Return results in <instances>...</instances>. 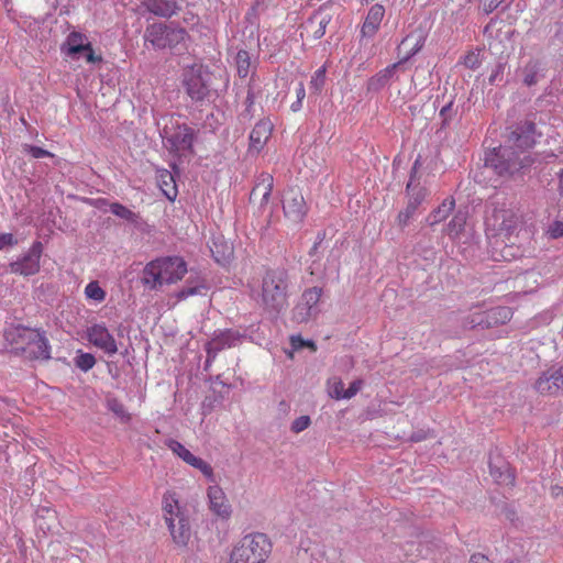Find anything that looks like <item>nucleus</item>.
<instances>
[{
	"label": "nucleus",
	"mask_w": 563,
	"mask_h": 563,
	"mask_svg": "<svg viewBox=\"0 0 563 563\" xmlns=\"http://www.w3.org/2000/svg\"><path fill=\"white\" fill-rule=\"evenodd\" d=\"M310 423L311 420L309 416H300L292 421L290 430L294 433H299L306 430L310 426Z\"/></svg>",
	"instance_id": "obj_41"
},
{
	"label": "nucleus",
	"mask_w": 563,
	"mask_h": 563,
	"mask_svg": "<svg viewBox=\"0 0 563 563\" xmlns=\"http://www.w3.org/2000/svg\"><path fill=\"white\" fill-rule=\"evenodd\" d=\"M20 354L29 360L46 361L51 358L48 340L45 338L44 333L32 329Z\"/></svg>",
	"instance_id": "obj_14"
},
{
	"label": "nucleus",
	"mask_w": 563,
	"mask_h": 563,
	"mask_svg": "<svg viewBox=\"0 0 563 563\" xmlns=\"http://www.w3.org/2000/svg\"><path fill=\"white\" fill-rule=\"evenodd\" d=\"M289 275L283 267L268 268L262 278V303L269 313H279L288 306Z\"/></svg>",
	"instance_id": "obj_4"
},
{
	"label": "nucleus",
	"mask_w": 563,
	"mask_h": 563,
	"mask_svg": "<svg viewBox=\"0 0 563 563\" xmlns=\"http://www.w3.org/2000/svg\"><path fill=\"white\" fill-rule=\"evenodd\" d=\"M325 67L322 66L319 69H317L310 80V89L314 90L316 92H320L324 86L325 82Z\"/></svg>",
	"instance_id": "obj_34"
},
{
	"label": "nucleus",
	"mask_w": 563,
	"mask_h": 563,
	"mask_svg": "<svg viewBox=\"0 0 563 563\" xmlns=\"http://www.w3.org/2000/svg\"><path fill=\"white\" fill-rule=\"evenodd\" d=\"M273 179H274V178H267L268 184H267V186L265 187L267 190L264 192V195H263V199H267V197L269 196V191H271V189H272V187H273Z\"/></svg>",
	"instance_id": "obj_62"
},
{
	"label": "nucleus",
	"mask_w": 563,
	"mask_h": 563,
	"mask_svg": "<svg viewBox=\"0 0 563 563\" xmlns=\"http://www.w3.org/2000/svg\"><path fill=\"white\" fill-rule=\"evenodd\" d=\"M363 380L362 379H355L353 380L349 388L345 389L344 391V395H343V398L344 399H351L352 397H354L362 388L363 386Z\"/></svg>",
	"instance_id": "obj_44"
},
{
	"label": "nucleus",
	"mask_w": 563,
	"mask_h": 563,
	"mask_svg": "<svg viewBox=\"0 0 563 563\" xmlns=\"http://www.w3.org/2000/svg\"><path fill=\"white\" fill-rule=\"evenodd\" d=\"M109 409L113 411L118 416H125V409L122 404H120L117 399H111L108 401Z\"/></svg>",
	"instance_id": "obj_51"
},
{
	"label": "nucleus",
	"mask_w": 563,
	"mask_h": 563,
	"mask_svg": "<svg viewBox=\"0 0 563 563\" xmlns=\"http://www.w3.org/2000/svg\"><path fill=\"white\" fill-rule=\"evenodd\" d=\"M541 71V63L538 59H530L521 69L522 82L530 87L538 82Z\"/></svg>",
	"instance_id": "obj_25"
},
{
	"label": "nucleus",
	"mask_w": 563,
	"mask_h": 563,
	"mask_svg": "<svg viewBox=\"0 0 563 563\" xmlns=\"http://www.w3.org/2000/svg\"><path fill=\"white\" fill-rule=\"evenodd\" d=\"M285 216L294 222H300L307 214L308 207L302 192L297 187H288L283 194Z\"/></svg>",
	"instance_id": "obj_11"
},
{
	"label": "nucleus",
	"mask_w": 563,
	"mask_h": 563,
	"mask_svg": "<svg viewBox=\"0 0 563 563\" xmlns=\"http://www.w3.org/2000/svg\"><path fill=\"white\" fill-rule=\"evenodd\" d=\"M231 336H232L231 332H225V333H222L219 338L212 339L208 343V349H207L208 353H210L212 350L222 349V347H224L225 344L228 346H231V343L229 342V339Z\"/></svg>",
	"instance_id": "obj_35"
},
{
	"label": "nucleus",
	"mask_w": 563,
	"mask_h": 563,
	"mask_svg": "<svg viewBox=\"0 0 563 563\" xmlns=\"http://www.w3.org/2000/svg\"><path fill=\"white\" fill-rule=\"evenodd\" d=\"M422 47V44L417 41L415 43V45L410 48V51L408 52L407 56L405 57V59H408L409 57H411L412 55H415L417 52L420 51V48Z\"/></svg>",
	"instance_id": "obj_60"
},
{
	"label": "nucleus",
	"mask_w": 563,
	"mask_h": 563,
	"mask_svg": "<svg viewBox=\"0 0 563 563\" xmlns=\"http://www.w3.org/2000/svg\"><path fill=\"white\" fill-rule=\"evenodd\" d=\"M187 271V263L180 256L158 257L145 265L142 283L152 290L158 289L181 280Z\"/></svg>",
	"instance_id": "obj_3"
},
{
	"label": "nucleus",
	"mask_w": 563,
	"mask_h": 563,
	"mask_svg": "<svg viewBox=\"0 0 563 563\" xmlns=\"http://www.w3.org/2000/svg\"><path fill=\"white\" fill-rule=\"evenodd\" d=\"M85 296L88 300L100 303L106 299L107 292L97 280H92L86 285Z\"/></svg>",
	"instance_id": "obj_29"
},
{
	"label": "nucleus",
	"mask_w": 563,
	"mask_h": 563,
	"mask_svg": "<svg viewBox=\"0 0 563 563\" xmlns=\"http://www.w3.org/2000/svg\"><path fill=\"white\" fill-rule=\"evenodd\" d=\"M96 364V358L91 353H85L82 351H78L77 356L75 357V365L84 372H88Z\"/></svg>",
	"instance_id": "obj_33"
},
{
	"label": "nucleus",
	"mask_w": 563,
	"mask_h": 563,
	"mask_svg": "<svg viewBox=\"0 0 563 563\" xmlns=\"http://www.w3.org/2000/svg\"><path fill=\"white\" fill-rule=\"evenodd\" d=\"M23 151L31 155L33 158L54 157L51 152L35 145L25 144Z\"/></svg>",
	"instance_id": "obj_38"
},
{
	"label": "nucleus",
	"mask_w": 563,
	"mask_h": 563,
	"mask_svg": "<svg viewBox=\"0 0 563 563\" xmlns=\"http://www.w3.org/2000/svg\"><path fill=\"white\" fill-rule=\"evenodd\" d=\"M465 223V213L459 211L453 216L451 221L443 228V232L451 238H456L464 230Z\"/></svg>",
	"instance_id": "obj_28"
},
{
	"label": "nucleus",
	"mask_w": 563,
	"mask_h": 563,
	"mask_svg": "<svg viewBox=\"0 0 563 563\" xmlns=\"http://www.w3.org/2000/svg\"><path fill=\"white\" fill-rule=\"evenodd\" d=\"M229 563H246V549L243 543H239L233 548Z\"/></svg>",
	"instance_id": "obj_36"
},
{
	"label": "nucleus",
	"mask_w": 563,
	"mask_h": 563,
	"mask_svg": "<svg viewBox=\"0 0 563 563\" xmlns=\"http://www.w3.org/2000/svg\"><path fill=\"white\" fill-rule=\"evenodd\" d=\"M273 131V123L268 119L260 120L249 135V151L260 152L269 140Z\"/></svg>",
	"instance_id": "obj_19"
},
{
	"label": "nucleus",
	"mask_w": 563,
	"mask_h": 563,
	"mask_svg": "<svg viewBox=\"0 0 563 563\" xmlns=\"http://www.w3.org/2000/svg\"><path fill=\"white\" fill-rule=\"evenodd\" d=\"M210 74L201 66L195 65L184 71V86L188 96L196 101L203 100L210 91Z\"/></svg>",
	"instance_id": "obj_9"
},
{
	"label": "nucleus",
	"mask_w": 563,
	"mask_h": 563,
	"mask_svg": "<svg viewBox=\"0 0 563 563\" xmlns=\"http://www.w3.org/2000/svg\"><path fill=\"white\" fill-rule=\"evenodd\" d=\"M501 514L510 522H515L517 520V512H516V510L512 507H510L509 505H507V504H505L503 506Z\"/></svg>",
	"instance_id": "obj_52"
},
{
	"label": "nucleus",
	"mask_w": 563,
	"mask_h": 563,
	"mask_svg": "<svg viewBox=\"0 0 563 563\" xmlns=\"http://www.w3.org/2000/svg\"><path fill=\"white\" fill-rule=\"evenodd\" d=\"M62 51L69 57H76V55L82 53L87 63H100L102 62L101 55H96L91 43L88 37L78 31L70 32L65 43L63 44Z\"/></svg>",
	"instance_id": "obj_10"
},
{
	"label": "nucleus",
	"mask_w": 563,
	"mask_h": 563,
	"mask_svg": "<svg viewBox=\"0 0 563 563\" xmlns=\"http://www.w3.org/2000/svg\"><path fill=\"white\" fill-rule=\"evenodd\" d=\"M489 473L499 485L514 486L515 474L510 465L501 457L489 460Z\"/></svg>",
	"instance_id": "obj_20"
},
{
	"label": "nucleus",
	"mask_w": 563,
	"mask_h": 563,
	"mask_svg": "<svg viewBox=\"0 0 563 563\" xmlns=\"http://www.w3.org/2000/svg\"><path fill=\"white\" fill-rule=\"evenodd\" d=\"M548 234L551 239H559L563 236V222L554 221L549 225Z\"/></svg>",
	"instance_id": "obj_45"
},
{
	"label": "nucleus",
	"mask_w": 563,
	"mask_h": 563,
	"mask_svg": "<svg viewBox=\"0 0 563 563\" xmlns=\"http://www.w3.org/2000/svg\"><path fill=\"white\" fill-rule=\"evenodd\" d=\"M43 253V244L35 241L29 252L20 260L10 264V271L13 274L23 276L35 275L40 271V262Z\"/></svg>",
	"instance_id": "obj_12"
},
{
	"label": "nucleus",
	"mask_w": 563,
	"mask_h": 563,
	"mask_svg": "<svg viewBox=\"0 0 563 563\" xmlns=\"http://www.w3.org/2000/svg\"><path fill=\"white\" fill-rule=\"evenodd\" d=\"M397 66H398V63L393 64L391 66H388V67L384 70L383 77H384L385 79L389 78V77L393 75V73H394V70L396 69V67H397Z\"/></svg>",
	"instance_id": "obj_61"
},
{
	"label": "nucleus",
	"mask_w": 563,
	"mask_h": 563,
	"mask_svg": "<svg viewBox=\"0 0 563 563\" xmlns=\"http://www.w3.org/2000/svg\"><path fill=\"white\" fill-rule=\"evenodd\" d=\"M463 325L466 329H490L499 325V322L497 321L495 314H493V311L489 309L487 311L475 312L468 316L465 318Z\"/></svg>",
	"instance_id": "obj_23"
},
{
	"label": "nucleus",
	"mask_w": 563,
	"mask_h": 563,
	"mask_svg": "<svg viewBox=\"0 0 563 563\" xmlns=\"http://www.w3.org/2000/svg\"><path fill=\"white\" fill-rule=\"evenodd\" d=\"M199 461H200V457H198V456L194 455L191 452H189V454L186 456L184 462H186L190 466L195 467Z\"/></svg>",
	"instance_id": "obj_59"
},
{
	"label": "nucleus",
	"mask_w": 563,
	"mask_h": 563,
	"mask_svg": "<svg viewBox=\"0 0 563 563\" xmlns=\"http://www.w3.org/2000/svg\"><path fill=\"white\" fill-rule=\"evenodd\" d=\"M411 40H412V36H407L406 38H404L401 44H400V46H399V48L406 47Z\"/></svg>",
	"instance_id": "obj_63"
},
{
	"label": "nucleus",
	"mask_w": 563,
	"mask_h": 563,
	"mask_svg": "<svg viewBox=\"0 0 563 563\" xmlns=\"http://www.w3.org/2000/svg\"><path fill=\"white\" fill-rule=\"evenodd\" d=\"M187 38V32L183 27H173L164 23L150 24L144 33L145 43L154 48H175Z\"/></svg>",
	"instance_id": "obj_7"
},
{
	"label": "nucleus",
	"mask_w": 563,
	"mask_h": 563,
	"mask_svg": "<svg viewBox=\"0 0 563 563\" xmlns=\"http://www.w3.org/2000/svg\"><path fill=\"white\" fill-rule=\"evenodd\" d=\"M344 384L342 383V380H338L333 384L331 390H330V396L334 399H344L343 398V395H344Z\"/></svg>",
	"instance_id": "obj_48"
},
{
	"label": "nucleus",
	"mask_w": 563,
	"mask_h": 563,
	"mask_svg": "<svg viewBox=\"0 0 563 563\" xmlns=\"http://www.w3.org/2000/svg\"><path fill=\"white\" fill-rule=\"evenodd\" d=\"M167 445L183 461H185L186 456L190 452L185 445H183L180 442H178L176 440H170Z\"/></svg>",
	"instance_id": "obj_42"
},
{
	"label": "nucleus",
	"mask_w": 563,
	"mask_h": 563,
	"mask_svg": "<svg viewBox=\"0 0 563 563\" xmlns=\"http://www.w3.org/2000/svg\"><path fill=\"white\" fill-rule=\"evenodd\" d=\"M195 468L199 470L206 477L212 478L213 476V470L209 463L200 459L198 464L195 466Z\"/></svg>",
	"instance_id": "obj_50"
},
{
	"label": "nucleus",
	"mask_w": 563,
	"mask_h": 563,
	"mask_svg": "<svg viewBox=\"0 0 563 563\" xmlns=\"http://www.w3.org/2000/svg\"><path fill=\"white\" fill-rule=\"evenodd\" d=\"M15 244H18V240L12 233H0V251Z\"/></svg>",
	"instance_id": "obj_46"
},
{
	"label": "nucleus",
	"mask_w": 563,
	"mask_h": 563,
	"mask_svg": "<svg viewBox=\"0 0 563 563\" xmlns=\"http://www.w3.org/2000/svg\"><path fill=\"white\" fill-rule=\"evenodd\" d=\"M429 195L430 191L421 184L420 178H409L406 186V196L408 197L407 206L405 209L399 211L395 220L396 225L400 230H404L409 225L418 208L423 203V201H426Z\"/></svg>",
	"instance_id": "obj_8"
},
{
	"label": "nucleus",
	"mask_w": 563,
	"mask_h": 563,
	"mask_svg": "<svg viewBox=\"0 0 563 563\" xmlns=\"http://www.w3.org/2000/svg\"><path fill=\"white\" fill-rule=\"evenodd\" d=\"M324 239H325V232L324 231L318 232V234L316 236V241H314L313 245L311 246V249L309 251V256L310 257H317L318 256L319 247L322 244V242L324 241Z\"/></svg>",
	"instance_id": "obj_47"
},
{
	"label": "nucleus",
	"mask_w": 563,
	"mask_h": 563,
	"mask_svg": "<svg viewBox=\"0 0 563 563\" xmlns=\"http://www.w3.org/2000/svg\"><path fill=\"white\" fill-rule=\"evenodd\" d=\"M163 145L170 155L169 176L175 174L179 176L185 172V166L189 164L195 155L194 141L196 132L188 124L180 122L179 119L170 117L164 124L162 131Z\"/></svg>",
	"instance_id": "obj_2"
},
{
	"label": "nucleus",
	"mask_w": 563,
	"mask_h": 563,
	"mask_svg": "<svg viewBox=\"0 0 563 563\" xmlns=\"http://www.w3.org/2000/svg\"><path fill=\"white\" fill-rule=\"evenodd\" d=\"M497 22L492 20L484 29V35L487 37V38H492L493 35H494V31H495V26H496Z\"/></svg>",
	"instance_id": "obj_56"
},
{
	"label": "nucleus",
	"mask_w": 563,
	"mask_h": 563,
	"mask_svg": "<svg viewBox=\"0 0 563 563\" xmlns=\"http://www.w3.org/2000/svg\"><path fill=\"white\" fill-rule=\"evenodd\" d=\"M210 251L214 257V260L220 263H227L233 255V249L225 241H213L210 246Z\"/></svg>",
	"instance_id": "obj_26"
},
{
	"label": "nucleus",
	"mask_w": 563,
	"mask_h": 563,
	"mask_svg": "<svg viewBox=\"0 0 563 563\" xmlns=\"http://www.w3.org/2000/svg\"><path fill=\"white\" fill-rule=\"evenodd\" d=\"M522 224V216L518 210L508 208L505 203L494 205L492 212L486 217L488 230L495 235L504 236L508 242L514 243L511 238Z\"/></svg>",
	"instance_id": "obj_6"
},
{
	"label": "nucleus",
	"mask_w": 563,
	"mask_h": 563,
	"mask_svg": "<svg viewBox=\"0 0 563 563\" xmlns=\"http://www.w3.org/2000/svg\"><path fill=\"white\" fill-rule=\"evenodd\" d=\"M87 339L108 355H113L118 352L117 341L104 324L98 323L89 327L87 329Z\"/></svg>",
	"instance_id": "obj_15"
},
{
	"label": "nucleus",
	"mask_w": 563,
	"mask_h": 563,
	"mask_svg": "<svg viewBox=\"0 0 563 563\" xmlns=\"http://www.w3.org/2000/svg\"><path fill=\"white\" fill-rule=\"evenodd\" d=\"M504 70H505V65L504 64L496 65L495 68L493 69V71H492V74L488 77L489 84L493 85V84H495L497 81H500L503 79Z\"/></svg>",
	"instance_id": "obj_49"
},
{
	"label": "nucleus",
	"mask_w": 563,
	"mask_h": 563,
	"mask_svg": "<svg viewBox=\"0 0 563 563\" xmlns=\"http://www.w3.org/2000/svg\"><path fill=\"white\" fill-rule=\"evenodd\" d=\"M249 563H265L272 553L273 544L269 538L262 532L249 534Z\"/></svg>",
	"instance_id": "obj_16"
},
{
	"label": "nucleus",
	"mask_w": 563,
	"mask_h": 563,
	"mask_svg": "<svg viewBox=\"0 0 563 563\" xmlns=\"http://www.w3.org/2000/svg\"><path fill=\"white\" fill-rule=\"evenodd\" d=\"M317 312L318 310H312L300 301L292 309V319L298 323L308 322Z\"/></svg>",
	"instance_id": "obj_31"
},
{
	"label": "nucleus",
	"mask_w": 563,
	"mask_h": 563,
	"mask_svg": "<svg viewBox=\"0 0 563 563\" xmlns=\"http://www.w3.org/2000/svg\"><path fill=\"white\" fill-rule=\"evenodd\" d=\"M110 211L117 216L118 218L132 223L137 224L141 220L140 213H136L129 209L128 207L119 203V202H112L109 205Z\"/></svg>",
	"instance_id": "obj_27"
},
{
	"label": "nucleus",
	"mask_w": 563,
	"mask_h": 563,
	"mask_svg": "<svg viewBox=\"0 0 563 563\" xmlns=\"http://www.w3.org/2000/svg\"><path fill=\"white\" fill-rule=\"evenodd\" d=\"M330 21V14L324 13L322 11H318L313 13L302 25L301 35L306 34L307 37L319 40L325 34V30Z\"/></svg>",
	"instance_id": "obj_18"
},
{
	"label": "nucleus",
	"mask_w": 563,
	"mask_h": 563,
	"mask_svg": "<svg viewBox=\"0 0 563 563\" xmlns=\"http://www.w3.org/2000/svg\"><path fill=\"white\" fill-rule=\"evenodd\" d=\"M291 345L294 349H299L302 346H312L314 349V343L312 341H305L301 336H291Z\"/></svg>",
	"instance_id": "obj_53"
},
{
	"label": "nucleus",
	"mask_w": 563,
	"mask_h": 563,
	"mask_svg": "<svg viewBox=\"0 0 563 563\" xmlns=\"http://www.w3.org/2000/svg\"><path fill=\"white\" fill-rule=\"evenodd\" d=\"M31 330V328L23 325H11L5 329L3 336L12 349L20 354Z\"/></svg>",
	"instance_id": "obj_22"
},
{
	"label": "nucleus",
	"mask_w": 563,
	"mask_h": 563,
	"mask_svg": "<svg viewBox=\"0 0 563 563\" xmlns=\"http://www.w3.org/2000/svg\"><path fill=\"white\" fill-rule=\"evenodd\" d=\"M468 563H492V562L485 554L474 553L471 555Z\"/></svg>",
	"instance_id": "obj_55"
},
{
	"label": "nucleus",
	"mask_w": 563,
	"mask_h": 563,
	"mask_svg": "<svg viewBox=\"0 0 563 563\" xmlns=\"http://www.w3.org/2000/svg\"><path fill=\"white\" fill-rule=\"evenodd\" d=\"M541 395H556L563 390V365H552L543 371L533 385Z\"/></svg>",
	"instance_id": "obj_13"
},
{
	"label": "nucleus",
	"mask_w": 563,
	"mask_h": 563,
	"mask_svg": "<svg viewBox=\"0 0 563 563\" xmlns=\"http://www.w3.org/2000/svg\"><path fill=\"white\" fill-rule=\"evenodd\" d=\"M468 69H476L479 67L482 60L479 57V53L468 52L461 62Z\"/></svg>",
	"instance_id": "obj_40"
},
{
	"label": "nucleus",
	"mask_w": 563,
	"mask_h": 563,
	"mask_svg": "<svg viewBox=\"0 0 563 563\" xmlns=\"http://www.w3.org/2000/svg\"><path fill=\"white\" fill-rule=\"evenodd\" d=\"M510 146H499L486 153L485 167L490 168L498 176L516 173H526L527 167L536 163L529 152L536 144V125L527 123L520 132H512Z\"/></svg>",
	"instance_id": "obj_1"
},
{
	"label": "nucleus",
	"mask_w": 563,
	"mask_h": 563,
	"mask_svg": "<svg viewBox=\"0 0 563 563\" xmlns=\"http://www.w3.org/2000/svg\"><path fill=\"white\" fill-rule=\"evenodd\" d=\"M162 509L173 541L179 547H186L191 537L189 519L175 493L166 492L164 494Z\"/></svg>",
	"instance_id": "obj_5"
},
{
	"label": "nucleus",
	"mask_w": 563,
	"mask_h": 563,
	"mask_svg": "<svg viewBox=\"0 0 563 563\" xmlns=\"http://www.w3.org/2000/svg\"><path fill=\"white\" fill-rule=\"evenodd\" d=\"M559 189H560V194H561V196L563 197V178H560V186H559Z\"/></svg>",
	"instance_id": "obj_64"
},
{
	"label": "nucleus",
	"mask_w": 563,
	"mask_h": 563,
	"mask_svg": "<svg viewBox=\"0 0 563 563\" xmlns=\"http://www.w3.org/2000/svg\"><path fill=\"white\" fill-rule=\"evenodd\" d=\"M175 4L170 3H156L151 8V11L159 16H172L175 13Z\"/></svg>",
	"instance_id": "obj_39"
},
{
	"label": "nucleus",
	"mask_w": 563,
	"mask_h": 563,
	"mask_svg": "<svg viewBox=\"0 0 563 563\" xmlns=\"http://www.w3.org/2000/svg\"><path fill=\"white\" fill-rule=\"evenodd\" d=\"M208 499L210 510L222 519H228L231 516V505L222 490L218 485L210 486L208 488Z\"/></svg>",
	"instance_id": "obj_17"
},
{
	"label": "nucleus",
	"mask_w": 563,
	"mask_h": 563,
	"mask_svg": "<svg viewBox=\"0 0 563 563\" xmlns=\"http://www.w3.org/2000/svg\"><path fill=\"white\" fill-rule=\"evenodd\" d=\"M199 461H200V457H198V456L194 455L191 452H189V454L186 456L184 462H186L190 466L195 467Z\"/></svg>",
	"instance_id": "obj_58"
},
{
	"label": "nucleus",
	"mask_w": 563,
	"mask_h": 563,
	"mask_svg": "<svg viewBox=\"0 0 563 563\" xmlns=\"http://www.w3.org/2000/svg\"><path fill=\"white\" fill-rule=\"evenodd\" d=\"M296 95H297V99H298V106H301V102H302L303 98L306 97V90H305V86L302 82H299V85L296 89Z\"/></svg>",
	"instance_id": "obj_57"
},
{
	"label": "nucleus",
	"mask_w": 563,
	"mask_h": 563,
	"mask_svg": "<svg viewBox=\"0 0 563 563\" xmlns=\"http://www.w3.org/2000/svg\"><path fill=\"white\" fill-rule=\"evenodd\" d=\"M322 295V288L320 287H311L303 291L301 295L300 301L311 308L312 310H317V303L319 302Z\"/></svg>",
	"instance_id": "obj_30"
},
{
	"label": "nucleus",
	"mask_w": 563,
	"mask_h": 563,
	"mask_svg": "<svg viewBox=\"0 0 563 563\" xmlns=\"http://www.w3.org/2000/svg\"><path fill=\"white\" fill-rule=\"evenodd\" d=\"M384 15L385 8L382 4L376 3L372 5L361 27L362 36L373 37L379 30Z\"/></svg>",
	"instance_id": "obj_21"
},
{
	"label": "nucleus",
	"mask_w": 563,
	"mask_h": 563,
	"mask_svg": "<svg viewBox=\"0 0 563 563\" xmlns=\"http://www.w3.org/2000/svg\"><path fill=\"white\" fill-rule=\"evenodd\" d=\"M493 314H495L499 324H505L512 317V311L509 307L498 306L490 309Z\"/></svg>",
	"instance_id": "obj_37"
},
{
	"label": "nucleus",
	"mask_w": 563,
	"mask_h": 563,
	"mask_svg": "<svg viewBox=\"0 0 563 563\" xmlns=\"http://www.w3.org/2000/svg\"><path fill=\"white\" fill-rule=\"evenodd\" d=\"M201 286H195V287H185L183 288L179 292H178V298L179 299H186L190 296H194L198 292V289L200 288Z\"/></svg>",
	"instance_id": "obj_54"
},
{
	"label": "nucleus",
	"mask_w": 563,
	"mask_h": 563,
	"mask_svg": "<svg viewBox=\"0 0 563 563\" xmlns=\"http://www.w3.org/2000/svg\"><path fill=\"white\" fill-rule=\"evenodd\" d=\"M455 208V199L453 197L445 198L442 203L435 208L427 218L426 223L433 227L444 221Z\"/></svg>",
	"instance_id": "obj_24"
},
{
	"label": "nucleus",
	"mask_w": 563,
	"mask_h": 563,
	"mask_svg": "<svg viewBox=\"0 0 563 563\" xmlns=\"http://www.w3.org/2000/svg\"><path fill=\"white\" fill-rule=\"evenodd\" d=\"M158 187L169 201L176 200L178 196L176 178H162V181L158 183Z\"/></svg>",
	"instance_id": "obj_32"
},
{
	"label": "nucleus",
	"mask_w": 563,
	"mask_h": 563,
	"mask_svg": "<svg viewBox=\"0 0 563 563\" xmlns=\"http://www.w3.org/2000/svg\"><path fill=\"white\" fill-rule=\"evenodd\" d=\"M505 0H479V8L485 14L495 11Z\"/></svg>",
	"instance_id": "obj_43"
}]
</instances>
